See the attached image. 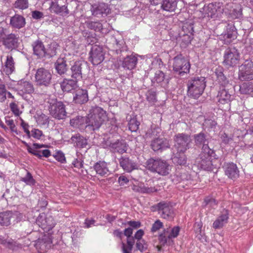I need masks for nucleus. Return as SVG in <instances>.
<instances>
[{"label": "nucleus", "instance_id": "1", "mask_svg": "<svg viewBox=\"0 0 253 253\" xmlns=\"http://www.w3.org/2000/svg\"><path fill=\"white\" fill-rule=\"evenodd\" d=\"M107 120L105 110L98 106L92 107L85 118V127L91 130H97Z\"/></svg>", "mask_w": 253, "mask_h": 253}, {"label": "nucleus", "instance_id": "2", "mask_svg": "<svg viewBox=\"0 0 253 253\" xmlns=\"http://www.w3.org/2000/svg\"><path fill=\"white\" fill-rule=\"evenodd\" d=\"M214 154L213 150L201 151L199 156L196 159L195 164L198 168L205 170L217 171L218 166L217 160L211 159Z\"/></svg>", "mask_w": 253, "mask_h": 253}, {"label": "nucleus", "instance_id": "3", "mask_svg": "<svg viewBox=\"0 0 253 253\" xmlns=\"http://www.w3.org/2000/svg\"><path fill=\"white\" fill-rule=\"evenodd\" d=\"M215 73L218 82L221 85L217 96L218 101L221 104L228 103L230 101L231 98V94L229 93V90L233 87L232 83L225 77L223 72L216 71Z\"/></svg>", "mask_w": 253, "mask_h": 253}, {"label": "nucleus", "instance_id": "4", "mask_svg": "<svg viewBox=\"0 0 253 253\" xmlns=\"http://www.w3.org/2000/svg\"><path fill=\"white\" fill-rule=\"evenodd\" d=\"M206 86L205 78L203 77H195L187 83V95L194 99L198 98L203 93Z\"/></svg>", "mask_w": 253, "mask_h": 253}, {"label": "nucleus", "instance_id": "5", "mask_svg": "<svg viewBox=\"0 0 253 253\" xmlns=\"http://www.w3.org/2000/svg\"><path fill=\"white\" fill-rule=\"evenodd\" d=\"M48 110L50 114L54 118L58 120L65 118L67 112L65 105L56 98H49L47 101Z\"/></svg>", "mask_w": 253, "mask_h": 253}, {"label": "nucleus", "instance_id": "6", "mask_svg": "<svg viewBox=\"0 0 253 253\" xmlns=\"http://www.w3.org/2000/svg\"><path fill=\"white\" fill-rule=\"evenodd\" d=\"M225 12L223 4L220 2H214L205 5L200 10L202 16L211 18L219 17Z\"/></svg>", "mask_w": 253, "mask_h": 253}, {"label": "nucleus", "instance_id": "7", "mask_svg": "<svg viewBox=\"0 0 253 253\" xmlns=\"http://www.w3.org/2000/svg\"><path fill=\"white\" fill-rule=\"evenodd\" d=\"M147 167L150 170L156 172L159 174L166 175L170 170L169 165L166 162L160 159H149L146 162Z\"/></svg>", "mask_w": 253, "mask_h": 253}, {"label": "nucleus", "instance_id": "8", "mask_svg": "<svg viewBox=\"0 0 253 253\" xmlns=\"http://www.w3.org/2000/svg\"><path fill=\"white\" fill-rule=\"evenodd\" d=\"M35 79L37 85L47 87L51 84L52 74L48 70L40 68L36 71Z\"/></svg>", "mask_w": 253, "mask_h": 253}, {"label": "nucleus", "instance_id": "9", "mask_svg": "<svg viewBox=\"0 0 253 253\" xmlns=\"http://www.w3.org/2000/svg\"><path fill=\"white\" fill-rule=\"evenodd\" d=\"M175 147L178 152H185L192 145V139L190 135L181 133L175 135L174 138Z\"/></svg>", "mask_w": 253, "mask_h": 253}, {"label": "nucleus", "instance_id": "10", "mask_svg": "<svg viewBox=\"0 0 253 253\" xmlns=\"http://www.w3.org/2000/svg\"><path fill=\"white\" fill-rule=\"evenodd\" d=\"M179 231L180 228L178 226H175L171 229H165L159 237V240L161 245H172L173 241L172 239L176 238L178 236Z\"/></svg>", "mask_w": 253, "mask_h": 253}, {"label": "nucleus", "instance_id": "11", "mask_svg": "<svg viewBox=\"0 0 253 253\" xmlns=\"http://www.w3.org/2000/svg\"><path fill=\"white\" fill-rule=\"evenodd\" d=\"M239 69V78L241 81L253 80V62L251 60H246Z\"/></svg>", "mask_w": 253, "mask_h": 253}, {"label": "nucleus", "instance_id": "12", "mask_svg": "<svg viewBox=\"0 0 253 253\" xmlns=\"http://www.w3.org/2000/svg\"><path fill=\"white\" fill-rule=\"evenodd\" d=\"M239 60V53L234 47L227 48L224 54L223 64L228 67H234Z\"/></svg>", "mask_w": 253, "mask_h": 253}, {"label": "nucleus", "instance_id": "13", "mask_svg": "<svg viewBox=\"0 0 253 253\" xmlns=\"http://www.w3.org/2000/svg\"><path fill=\"white\" fill-rule=\"evenodd\" d=\"M87 70L86 62L79 60L75 61L71 67V77L73 79L79 80L82 78V76Z\"/></svg>", "mask_w": 253, "mask_h": 253}, {"label": "nucleus", "instance_id": "14", "mask_svg": "<svg viewBox=\"0 0 253 253\" xmlns=\"http://www.w3.org/2000/svg\"><path fill=\"white\" fill-rule=\"evenodd\" d=\"M173 70L178 72L179 75L189 72L190 65L189 62L181 56H177L173 59Z\"/></svg>", "mask_w": 253, "mask_h": 253}, {"label": "nucleus", "instance_id": "15", "mask_svg": "<svg viewBox=\"0 0 253 253\" xmlns=\"http://www.w3.org/2000/svg\"><path fill=\"white\" fill-rule=\"evenodd\" d=\"M157 211L161 216L166 219L171 220L174 217L173 208L169 203L163 201L157 205Z\"/></svg>", "mask_w": 253, "mask_h": 253}, {"label": "nucleus", "instance_id": "16", "mask_svg": "<svg viewBox=\"0 0 253 253\" xmlns=\"http://www.w3.org/2000/svg\"><path fill=\"white\" fill-rule=\"evenodd\" d=\"M66 0H54L52 1L49 9L51 12L62 16L69 13Z\"/></svg>", "mask_w": 253, "mask_h": 253}, {"label": "nucleus", "instance_id": "17", "mask_svg": "<svg viewBox=\"0 0 253 253\" xmlns=\"http://www.w3.org/2000/svg\"><path fill=\"white\" fill-rule=\"evenodd\" d=\"M89 60L93 65H97L104 59V54L102 47L97 45L92 46L89 52Z\"/></svg>", "mask_w": 253, "mask_h": 253}, {"label": "nucleus", "instance_id": "18", "mask_svg": "<svg viewBox=\"0 0 253 253\" xmlns=\"http://www.w3.org/2000/svg\"><path fill=\"white\" fill-rule=\"evenodd\" d=\"M52 242L50 236L44 235L39 239L36 242L35 246L40 253H45L52 246Z\"/></svg>", "mask_w": 253, "mask_h": 253}, {"label": "nucleus", "instance_id": "19", "mask_svg": "<svg viewBox=\"0 0 253 253\" xmlns=\"http://www.w3.org/2000/svg\"><path fill=\"white\" fill-rule=\"evenodd\" d=\"M195 145L198 147L202 146V151L212 150L208 145L209 138L203 132H201L194 135Z\"/></svg>", "mask_w": 253, "mask_h": 253}, {"label": "nucleus", "instance_id": "20", "mask_svg": "<svg viewBox=\"0 0 253 253\" xmlns=\"http://www.w3.org/2000/svg\"><path fill=\"white\" fill-rule=\"evenodd\" d=\"M19 37L18 35L11 33L6 35L2 41V44L6 48L11 50L16 49L19 44Z\"/></svg>", "mask_w": 253, "mask_h": 253}, {"label": "nucleus", "instance_id": "21", "mask_svg": "<svg viewBox=\"0 0 253 253\" xmlns=\"http://www.w3.org/2000/svg\"><path fill=\"white\" fill-rule=\"evenodd\" d=\"M16 89L18 93L21 96L26 94H31L35 90L34 85L31 83L23 80L18 82Z\"/></svg>", "mask_w": 253, "mask_h": 253}, {"label": "nucleus", "instance_id": "22", "mask_svg": "<svg viewBox=\"0 0 253 253\" xmlns=\"http://www.w3.org/2000/svg\"><path fill=\"white\" fill-rule=\"evenodd\" d=\"M120 166L126 172H130L138 169L137 163L128 157H122L119 160Z\"/></svg>", "mask_w": 253, "mask_h": 253}, {"label": "nucleus", "instance_id": "23", "mask_svg": "<svg viewBox=\"0 0 253 253\" xmlns=\"http://www.w3.org/2000/svg\"><path fill=\"white\" fill-rule=\"evenodd\" d=\"M91 11L93 15L99 17L100 16H106L110 13V9L108 4L101 3L98 5H92Z\"/></svg>", "mask_w": 253, "mask_h": 253}, {"label": "nucleus", "instance_id": "24", "mask_svg": "<svg viewBox=\"0 0 253 253\" xmlns=\"http://www.w3.org/2000/svg\"><path fill=\"white\" fill-rule=\"evenodd\" d=\"M225 13L229 14L233 19L240 18L242 13V8L240 5L233 4H227L225 8Z\"/></svg>", "mask_w": 253, "mask_h": 253}, {"label": "nucleus", "instance_id": "25", "mask_svg": "<svg viewBox=\"0 0 253 253\" xmlns=\"http://www.w3.org/2000/svg\"><path fill=\"white\" fill-rule=\"evenodd\" d=\"M93 168L96 173L101 176L107 177L111 173L107 163L104 161H99L95 163Z\"/></svg>", "mask_w": 253, "mask_h": 253}, {"label": "nucleus", "instance_id": "26", "mask_svg": "<svg viewBox=\"0 0 253 253\" xmlns=\"http://www.w3.org/2000/svg\"><path fill=\"white\" fill-rule=\"evenodd\" d=\"M73 100L76 103L84 104L88 101L87 91L85 89L78 88L75 92Z\"/></svg>", "mask_w": 253, "mask_h": 253}, {"label": "nucleus", "instance_id": "27", "mask_svg": "<svg viewBox=\"0 0 253 253\" xmlns=\"http://www.w3.org/2000/svg\"><path fill=\"white\" fill-rule=\"evenodd\" d=\"M151 146L154 151L166 149L169 147V141L165 138H157L153 140L151 142Z\"/></svg>", "mask_w": 253, "mask_h": 253}, {"label": "nucleus", "instance_id": "28", "mask_svg": "<svg viewBox=\"0 0 253 253\" xmlns=\"http://www.w3.org/2000/svg\"><path fill=\"white\" fill-rule=\"evenodd\" d=\"M225 174L231 179H236L239 176V170L236 164L231 163L227 164L225 169Z\"/></svg>", "mask_w": 253, "mask_h": 253}, {"label": "nucleus", "instance_id": "29", "mask_svg": "<svg viewBox=\"0 0 253 253\" xmlns=\"http://www.w3.org/2000/svg\"><path fill=\"white\" fill-rule=\"evenodd\" d=\"M66 61L65 58H59L54 63L55 70L60 76L65 75L68 71Z\"/></svg>", "mask_w": 253, "mask_h": 253}, {"label": "nucleus", "instance_id": "30", "mask_svg": "<svg viewBox=\"0 0 253 253\" xmlns=\"http://www.w3.org/2000/svg\"><path fill=\"white\" fill-rule=\"evenodd\" d=\"M77 81L76 79H64L60 83V87L64 92H69L75 89L77 86Z\"/></svg>", "mask_w": 253, "mask_h": 253}, {"label": "nucleus", "instance_id": "31", "mask_svg": "<svg viewBox=\"0 0 253 253\" xmlns=\"http://www.w3.org/2000/svg\"><path fill=\"white\" fill-rule=\"evenodd\" d=\"M107 146L110 147L114 152H118L123 154L126 151L127 147L125 142L122 141L117 140L115 142H108Z\"/></svg>", "mask_w": 253, "mask_h": 253}, {"label": "nucleus", "instance_id": "32", "mask_svg": "<svg viewBox=\"0 0 253 253\" xmlns=\"http://www.w3.org/2000/svg\"><path fill=\"white\" fill-rule=\"evenodd\" d=\"M179 0H162L160 2L162 10L172 12H175L177 8V2Z\"/></svg>", "mask_w": 253, "mask_h": 253}, {"label": "nucleus", "instance_id": "33", "mask_svg": "<svg viewBox=\"0 0 253 253\" xmlns=\"http://www.w3.org/2000/svg\"><path fill=\"white\" fill-rule=\"evenodd\" d=\"M33 51L35 55L39 58H42L45 56L46 52L43 43L39 40L36 41L32 44Z\"/></svg>", "mask_w": 253, "mask_h": 253}, {"label": "nucleus", "instance_id": "34", "mask_svg": "<svg viewBox=\"0 0 253 253\" xmlns=\"http://www.w3.org/2000/svg\"><path fill=\"white\" fill-rule=\"evenodd\" d=\"M229 213L227 210H224L221 214L213 222L212 226L214 229L222 228L228 221Z\"/></svg>", "mask_w": 253, "mask_h": 253}, {"label": "nucleus", "instance_id": "35", "mask_svg": "<svg viewBox=\"0 0 253 253\" xmlns=\"http://www.w3.org/2000/svg\"><path fill=\"white\" fill-rule=\"evenodd\" d=\"M36 223L42 228H45V226L49 228L53 227L55 222L51 216L45 217L44 214H40L36 220Z\"/></svg>", "mask_w": 253, "mask_h": 253}, {"label": "nucleus", "instance_id": "36", "mask_svg": "<svg viewBox=\"0 0 253 253\" xmlns=\"http://www.w3.org/2000/svg\"><path fill=\"white\" fill-rule=\"evenodd\" d=\"M137 62V59L135 56L126 55V57L124 59L122 66L124 68L130 70L134 68Z\"/></svg>", "mask_w": 253, "mask_h": 253}, {"label": "nucleus", "instance_id": "37", "mask_svg": "<svg viewBox=\"0 0 253 253\" xmlns=\"http://www.w3.org/2000/svg\"><path fill=\"white\" fill-rule=\"evenodd\" d=\"M3 72L6 75L11 74L15 70L14 62L11 55H7L6 60L3 67Z\"/></svg>", "mask_w": 253, "mask_h": 253}, {"label": "nucleus", "instance_id": "38", "mask_svg": "<svg viewBox=\"0 0 253 253\" xmlns=\"http://www.w3.org/2000/svg\"><path fill=\"white\" fill-rule=\"evenodd\" d=\"M15 219V215L9 211H7L0 213V224L3 226H8L11 221Z\"/></svg>", "mask_w": 253, "mask_h": 253}, {"label": "nucleus", "instance_id": "39", "mask_svg": "<svg viewBox=\"0 0 253 253\" xmlns=\"http://www.w3.org/2000/svg\"><path fill=\"white\" fill-rule=\"evenodd\" d=\"M71 142L75 146L78 148L85 147L87 144L86 139L80 134H76L72 136Z\"/></svg>", "mask_w": 253, "mask_h": 253}, {"label": "nucleus", "instance_id": "40", "mask_svg": "<svg viewBox=\"0 0 253 253\" xmlns=\"http://www.w3.org/2000/svg\"><path fill=\"white\" fill-rule=\"evenodd\" d=\"M114 42L115 43L114 48H115L116 53L120 55L121 59H123V57L121 58V56L125 55L127 51V47L124 42L123 41H118L116 39H115Z\"/></svg>", "mask_w": 253, "mask_h": 253}, {"label": "nucleus", "instance_id": "41", "mask_svg": "<svg viewBox=\"0 0 253 253\" xmlns=\"http://www.w3.org/2000/svg\"><path fill=\"white\" fill-rule=\"evenodd\" d=\"M10 24L12 27L20 29L23 27L25 25V18L20 15H15L10 19Z\"/></svg>", "mask_w": 253, "mask_h": 253}, {"label": "nucleus", "instance_id": "42", "mask_svg": "<svg viewBox=\"0 0 253 253\" xmlns=\"http://www.w3.org/2000/svg\"><path fill=\"white\" fill-rule=\"evenodd\" d=\"M132 190L135 192L142 194H151L156 191V189L153 187H146L143 184L140 185H133L131 187Z\"/></svg>", "mask_w": 253, "mask_h": 253}, {"label": "nucleus", "instance_id": "43", "mask_svg": "<svg viewBox=\"0 0 253 253\" xmlns=\"http://www.w3.org/2000/svg\"><path fill=\"white\" fill-rule=\"evenodd\" d=\"M46 147V145L44 144L34 143L33 144V147H31L27 145V150L29 153L33 154L34 155L38 157L39 158H41V150H39L38 149L43 147L45 148Z\"/></svg>", "mask_w": 253, "mask_h": 253}, {"label": "nucleus", "instance_id": "44", "mask_svg": "<svg viewBox=\"0 0 253 253\" xmlns=\"http://www.w3.org/2000/svg\"><path fill=\"white\" fill-rule=\"evenodd\" d=\"M185 152H177L172 158L174 164L177 165H184L186 163V158L184 154Z\"/></svg>", "mask_w": 253, "mask_h": 253}, {"label": "nucleus", "instance_id": "45", "mask_svg": "<svg viewBox=\"0 0 253 253\" xmlns=\"http://www.w3.org/2000/svg\"><path fill=\"white\" fill-rule=\"evenodd\" d=\"M240 92L243 94H250L253 93V83H244L240 86Z\"/></svg>", "mask_w": 253, "mask_h": 253}, {"label": "nucleus", "instance_id": "46", "mask_svg": "<svg viewBox=\"0 0 253 253\" xmlns=\"http://www.w3.org/2000/svg\"><path fill=\"white\" fill-rule=\"evenodd\" d=\"M182 28L184 32H187L186 34L183 35L184 38L185 39H186V43H189L191 41V37L188 35V34L192 35L194 32V28L193 25L191 24H186L183 25Z\"/></svg>", "mask_w": 253, "mask_h": 253}, {"label": "nucleus", "instance_id": "47", "mask_svg": "<svg viewBox=\"0 0 253 253\" xmlns=\"http://www.w3.org/2000/svg\"><path fill=\"white\" fill-rule=\"evenodd\" d=\"M139 125V122L135 118H131L128 124L129 129L132 132H136L138 130Z\"/></svg>", "mask_w": 253, "mask_h": 253}, {"label": "nucleus", "instance_id": "48", "mask_svg": "<svg viewBox=\"0 0 253 253\" xmlns=\"http://www.w3.org/2000/svg\"><path fill=\"white\" fill-rule=\"evenodd\" d=\"M1 244L12 250H16L19 247V244L11 239L3 240L1 241Z\"/></svg>", "mask_w": 253, "mask_h": 253}, {"label": "nucleus", "instance_id": "49", "mask_svg": "<svg viewBox=\"0 0 253 253\" xmlns=\"http://www.w3.org/2000/svg\"><path fill=\"white\" fill-rule=\"evenodd\" d=\"M37 122L40 125H48L49 123V117L42 113L40 115H38Z\"/></svg>", "mask_w": 253, "mask_h": 253}, {"label": "nucleus", "instance_id": "50", "mask_svg": "<svg viewBox=\"0 0 253 253\" xmlns=\"http://www.w3.org/2000/svg\"><path fill=\"white\" fill-rule=\"evenodd\" d=\"M84 121L85 122V118L81 116H77L70 120V124L73 126H79L83 125Z\"/></svg>", "mask_w": 253, "mask_h": 253}, {"label": "nucleus", "instance_id": "51", "mask_svg": "<svg viewBox=\"0 0 253 253\" xmlns=\"http://www.w3.org/2000/svg\"><path fill=\"white\" fill-rule=\"evenodd\" d=\"M88 28L94 31H100L102 29V24L99 22L88 21L86 23Z\"/></svg>", "mask_w": 253, "mask_h": 253}, {"label": "nucleus", "instance_id": "52", "mask_svg": "<svg viewBox=\"0 0 253 253\" xmlns=\"http://www.w3.org/2000/svg\"><path fill=\"white\" fill-rule=\"evenodd\" d=\"M21 181L30 185H34L36 183L35 180L33 178L31 173L29 171L27 172V174L24 177H22L21 178Z\"/></svg>", "mask_w": 253, "mask_h": 253}, {"label": "nucleus", "instance_id": "53", "mask_svg": "<svg viewBox=\"0 0 253 253\" xmlns=\"http://www.w3.org/2000/svg\"><path fill=\"white\" fill-rule=\"evenodd\" d=\"M14 7L21 9H26L28 7V0H17L14 3Z\"/></svg>", "mask_w": 253, "mask_h": 253}, {"label": "nucleus", "instance_id": "54", "mask_svg": "<svg viewBox=\"0 0 253 253\" xmlns=\"http://www.w3.org/2000/svg\"><path fill=\"white\" fill-rule=\"evenodd\" d=\"M147 100L150 103L153 104L156 101V92L153 90H149L146 93Z\"/></svg>", "mask_w": 253, "mask_h": 253}, {"label": "nucleus", "instance_id": "55", "mask_svg": "<svg viewBox=\"0 0 253 253\" xmlns=\"http://www.w3.org/2000/svg\"><path fill=\"white\" fill-rule=\"evenodd\" d=\"M164 73L162 71L158 70L155 73V77L152 81L154 82H156L158 83H161L164 80Z\"/></svg>", "mask_w": 253, "mask_h": 253}, {"label": "nucleus", "instance_id": "56", "mask_svg": "<svg viewBox=\"0 0 253 253\" xmlns=\"http://www.w3.org/2000/svg\"><path fill=\"white\" fill-rule=\"evenodd\" d=\"M7 93L5 86L2 83H0V101L4 102L6 98V94Z\"/></svg>", "mask_w": 253, "mask_h": 253}, {"label": "nucleus", "instance_id": "57", "mask_svg": "<svg viewBox=\"0 0 253 253\" xmlns=\"http://www.w3.org/2000/svg\"><path fill=\"white\" fill-rule=\"evenodd\" d=\"M136 248L141 252H143L147 249V245L144 240L137 241L136 244Z\"/></svg>", "mask_w": 253, "mask_h": 253}, {"label": "nucleus", "instance_id": "58", "mask_svg": "<svg viewBox=\"0 0 253 253\" xmlns=\"http://www.w3.org/2000/svg\"><path fill=\"white\" fill-rule=\"evenodd\" d=\"M53 157L55 159L60 162L61 163H64L66 162V159L64 153L61 151L56 152L55 154L53 155Z\"/></svg>", "mask_w": 253, "mask_h": 253}, {"label": "nucleus", "instance_id": "59", "mask_svg": "<svg viewBox=\"0 0 253 253\" xmlns=\"http://www.w3.org/2000/svg\"><path fill=\"white\" fill-rule=\"evenodd\" d=\"M216 125L215 121L211 119H206L203 123L204 126L207 128H213Z\"/></svg>", "mask_w": 253, "mask_h": 253}, {"label": "nucleus", "instance_id": "60", "mask_svg": "<svg viewBox=\"0 0 253 253\" xmlns=\"http://www.w3.org/2000/svg\"><path fill=\"white\" fill-rule=\"evenodd\" d=\"M9 107L11 111L16 116H19L20 114L18 105L15 102H11L9 104Z\"/></svg>", "mask_w": 253, "mask_h": 253}, {"label": "nucleus", "instance_id": "61", "mask_svg": "<svg viewBox=\"0 0 253 253\" xmlns=\"http://www.w3.org/2000/svg\"><path fill=\"white\" fill-rule=\"evenodd\" d=\"M31 135L35 138L40 139L42 135V132L39 129L34 128L31 130Z\"/></svg>", "mask_w": 253, "mask_h": 253}, {"label": "nucleus", "instance_id": "62", "mask_svg": "<svg viewBox=\"0 0 253 253\" xmlns=\"http://www.w3.org/2000/svg\"><path fill=\"white\" fill-rule=\"evenodd\" d=\"M5 123L9 126L11 131L17 133L16 128L13 120H11L9 118H5Z\"/></svg>", "mask_w": 253, "mask_h": 253}, {"label": "nucleus", "instance_id": "63", "mask_svg": "<svg viewBox=\"0 0 253 253\" xmlns=\"http://www.w3.org/2000/svg\"><path fill=\"white\" fill-rule=\"evenodd\" d=\"M163 226V223L159 220H156L155 223L153 224L151 231L153 232H156L159 230Z\"/></svg>", "mask_w": 253, "mask_h": 253}, {"label": "nucleus", "instance_id": "64", "mask_svg": "<svg viewBox=\"0 0 253 253\" xmlns=\"http://www.w3.org/2000/svg\"><path fill=\"white\" fill-rule=\"evenodd\" d=\"M134 244V238L133 237L127 238V245L126 248L129 251H131L133 246Z\"/></svg>", "mask_w": 253, "mask_h": 253}]
</instances>
